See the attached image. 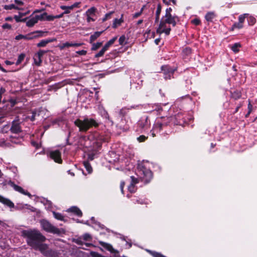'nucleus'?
<instances>
[{"label":"nucleus","instance_id":"1","mask_svg":"<svg viewBox=\"0 0 257 257\" xmlns=\"http://www.w3.org/2000/svg\"><path fill=\"white\" fill-rule=\"evenodd\" d=\"M22 235L26 238L28 245L33 248L36 247L37 244L45 242L46 237L37 229H30L24 230L22 231Z\"/></svg>","mask_w":257,"mask_h":257},{"label":"nucleus","instance_id":"2","mask_svg":"<svg viewBox=\"0 0 257 257\" xmlns=\"http://www.w3.org/2000/svg\"><path fill=\"white\" fill-rule=\"evenodd\" d=\"M74 124L79 127L80 132H86L92 126H97L98 123L93 118H85L83 120L76 119Z\"/></svg>","mask_w":257,"mask_h":257},{"label":"nucleus","instance_id":"3","mask_svg":"<svg viewBox=\"0 0 257 257\" xmlns=\"http://www.w3.org/2000/svg\"><path fill=\"white\" fill-rule=\"evenodd\" d=\"M40 223L41 228L47 232L57 234L61 233V231L59 228L54 226L46 219L40 220Z\"/></svg>","mask_w":257,"mask_h":257},{"label":"nucleus","instance_id":"4","mask_svg":"<svg viewBox=\"0 0 257 257\" xmlns=\"http://www.w3.org/2000/svg\"><path fill=\"white\" fill-rule=\"evenodd\" d=\"M34 249L39 250L45 256H52L53 255L52 250L49 248L48 245L46 243H39L37 244V246L34 247Z\"/></svg>","mask_w":257,"mask_h":257},{"label":"nucleus","instance_id":"5","mask_svg":"<svg viewBox=\"0 0 257 257\" xmlns=\"http://www.w3.org/2000/svg\"><path fill=\"white\" fill-rule=\"evenodd\" d=\"M42 17H40V15H34L33 13L29 17L26 18V19L25 22H26V26L28 27H32L36 24H37L39 21H41Z\"/></svg>","mask_w":257,"mask_h":257},{"label":"nucleus","instance_id":"6","mask_svg":"<svg viewBox=\"0 0 257 257\" xmlns=\"http://www.w3.org/2000/svg\"><path fill=\"white\" fill-rule=\"evenodd\" d=\"M171 31L170 28H167L166 27V23L164 21L162 20L160 22L159 26L157 29V33L161 34L162 33H165L166 35H169Z\"/></svg>","mask_w":257,"mask_h":257},{"label":"nucleus","instance_id":"7","mask_svg":"<svg viewBox=\"0 0 257 257\" xmlns=\"http://www.w3.org/2000/svg\"><path fill=\"white\" fill-rule=\"evenodd\" d=\"M139 172L140 174L143 175L142 178L145 182L148 183L150 182L153 176L152 173L150 170L143 168L140 170Z\"/></svg>","mask_w":257,"mask_h":257},{"label":"nucleus","instance_id":"8","mask_svg":"<svg viewBox=\"0 0 257 257\" xmlns=\"http://www.w3.org/2000/svg\"><path fill=\"white\" fill-rule=\"evenodd\" d=\"M80 2H76L71 6H61L60 8L61 10L64 11L63 14H69L74 8H79L80 7Z\"/></svg>","mask_w":257,"mask_h":257},{"label":"nucleus","instance_id":"9","mask_svg":"<svg viewBox=\"0 0 257 257\" xmlns=\"http://www.w3.org/2000/svg\"><path fill=\"white\" fill-rule=\"evenodd\" d=\"M47 32L42 31H36L27 34L28 40L37 39L43 36V35Z\"/></svg>","mask_w":257,"mask_h":257},{"label":"nucleus","instance_id":"10","mask_svg":"<svg viewBox=\"0 0 257 257\" xmlns=\"http://www.w3.org/2000/svg\"><path fill=\"white\" fill-rule=\"evenodd\" d=\"M163 19H164V21L166 23L172 24L173 26H175L176 24V20L177 19V17L176 16H172L171 14L165 15ZM162 20H163V19Z\"/></svg>","mask_w":257,"mask_h":257},{"label":"nucleus","instance_id":"11","mask_svg":"<svg viewBox=\"0 0 257 257\" xmlns=\"http://www.w3.org/2000/svg\"><path fill=\"white\" fill-rule=\"evenodd\" d=\"M8 184L12 186L15 191L19 192L24 195H27L29 197H31V195L28 192L24 190L21 187L16 185L14 182L10 181Z\"/></svg>","mask_w":257,"mask_h":257},{"label":"nucleus","instance_id":"12","mask_svg":"<svg viewBox=\"0 0 257 257\" xmlns=\"http://www.w3.org/2000/svg\"><path fill=\"white\" fill-rule=\"evenodd\" d=\"M46 53V51L40 50L34 56V62L36 65L39 66L42 63L41 57Z\"/></svg>","mask_w":257,"mask_h":257},{"label":"nucleus","instance_id":"13","mask_svg":"<svg viewBox=\"0 0 257 257\" xmlns=\"http://www.w3.org/2000/svg\"><path fill=\"white\" fill-rule=\"evenodd\" d=\"M51 158L54 160L55 162L61 163L62 160L61 158V154L58 151H54L50 153Z\"/></svg>","mask_w":257,"mask_h":257},{"label":"nucleus","instance_id":"14","mask_svg":"<svg viewBox=\"0 0 257 257\" xmlns=\"http://www.w3.org/2000/svg\"><path fill=\"white\" fill-rule=\"evenodd\" d=\"M163 123L159 121H157L154 125L153 129L151 130L152 135L153 137L156 136V133H158L162 129Z\"/></svg>","mask_w":257,"mask_h":257},{"label":"nucleus","instance_id":"15","mask_svg":"<svg viewBox=\"0 0 257 257\" xmlns=\"http://www.w3.org/2000/svg\"><path fill=\"white\" fill-rule=\"evenodd\" d=\"M166 68V70H164V77L165 79H170L171 76L173 75L175 70L172 68H168V66L163 67V68Z\"/></svg>","mask_w":257,"mask_h":257},{"label":"nucleus","instance_id":"16","mask_svg":"<svg viewBox=\"0 0 257 257\" xmlns=\"http://www.w3.org/2000/svg\"><path fill=\"white\" fill-rule=\"evenodd\" d=\"M83 44L81 43H69L66 42L65 43L62 44V45L59 46L60 49L61 50H63L66 47H79L81 46Z\"/></svg>","mask_w":257,"mask_h":257},{"label":"nucleus","instance_id":"17","mask_svg":"<svg viewBox=\"0 0 257 257\" xmlns=\"http://www.w3.org/2000/svg\"><path fill=\"white\" fill-rule=\"evenodd\" d=\"M0 202L9 207H14V204L9 199L5 198L0 195Z\"/></svg>","mask_w":257,"mask_h":257},{"label":"nucleus","instance_id":"18","mask_svg":"<svg viewBox=\"0 0 257 257\" xmlns=\"http://www.w3.org/2000/svg\"><path fill=\"white\" fill-rule=\"evenodd\" d=\"M11 131L14 134H18L21 132V129L20 124L17 122H13L11 128Z\"/></svg>","mask_w":257,"mask_h":257},{"label":"nucleus","instance_id":"19","mask_svg":"<svg viewBox=\"0 0 257 257\" xmlns=\"http://www.w3.org/2000/svg\"><path fill=\"white\" fill-rule=\"evenodd\" d=\"M67 211L72 212L78 216H81L82 214L81 211L78 208L75 206H73L69 208L67 210Z\"/></svg>","mask_w":257,"mask_h":257},{"label":"nucleus","instance_id":"20","mask_svg":"<svg viewBox=\"0 0 257 257\" xmlns=\"http://www.w3.org/2000/svg\"><path fill=\"white\" fill-rule=\"evenodd\" d=\"M40 15L43 19H41V21H53L55 19V16L48 15L46 13H44Z\"/></svg>","mask_w":257,"mask_h":257},{"label":"nucleus","instance_id":"21","mask_svg":"<svg viewBox=\"0 0 257 257\" xmlns=\"http://www.w3.org/2000/svg\"><path fill=\"white\" fill-rule=\"evenodd\" d=\"M99 243L102 247H103L104 248H105V249H106L108 251H109L110 252H113V250H114L111 244H110L109 243H106V242H104L102 241H99Z\"/></svg>","mask_w":257,"mask_h":257},{"label":"nucleus","instance_id":"22","mask_svg":"<svg viewBox=\"0 0 257 257\" xmlns=\"http://www.w3.org/2000/svg\"><path fill=\"white\" fill-rule=\"evenodd\" d=\"M123 22V20L122 19V15H121V17L119 19H115L113 21L112 27L113 28H116L117 27L120 26L121 23Z\"/></svg>","mask_w":257,"mask_h":257},{"label":"nucleus","instance_id":"23","mask_svg":"<svg viewBox=\"0 0 257 257\" xmlns=\"http://www.w3.org/2000/svg\"><path fill=\"white\" fill-rule=\"evenodd\" d=\"M54 41H55V39L43 40L38 43L37 45L38 47H45L47 44Z\"/></svg>","mask_w":257,"mask_h":257},{"label":"nucleus","instance_id":"24","mask_svg":"<svg viewBox=\"0 0 257 257\" xmlns=\"http://www.w3.org/2000/svg\"><path fill=\"white\" fill-rule=\"evenodd\" d=\"M28 13H20V15L19 16H15L14 19H15L16 21L17 22H25V21L26 20L25 18L24 19H21L22 17L26 15Z\"/></svg>","mask_w":257,"mask_h":257},{"label":"nucleus","instance_id":"25","mask_svg":"<svg viewBox=\"0 0 257 257\" xmlns=\"http://www.w3.org/2000/svg\"><path fill=\"white\" fill-rule=\"evenodd\" d=\"M102 33V32H96L93 35H92L90 37V43L94 41L98 37L100 36Z\"/></svg>","mask_w":257,"mask_h":257},{"label":"nucleus","instance_id":"26","mask_svg":"<svg viewBox=\"0 0 257 257\" xmlns=\"http://www.w3.org/2000/svg\"><path fill=\"white\" fill-rule=\"evenodd\" d=\"M215 15L213 12H208L205 16V19L207 21H212Z\"/></svg>","mask_w":257,"mask_h":257},{"label":"nucleus","instance_id":"27","mask_svg":"<svg viewBox=\"0 0 257 257\" xmlns=\"http://www.w3.org/2000/svg\"><path fill=\"white\" fill-rule=\"evenodd\" d=\"M96 9L94 7H92L90 9H89L85 13L86 16H92L94 15L95 12L96 11Z\"/></svg>","mask_w":257,"mask_h":257},{"label":"nucleus","instance_id":"28","mask_svg":"<svg viewBox=\"0 0 257 257\" xmlns=\"http://www.w3.org/2000/svg\"><path fill=\"white\" fill-rule=\"evenodd\" d=\"M54 217L57 220L63 221L64 220V216L60 213H57L55 211L53 212Z\"/></svg>","mask_w":257,"mask_h":257},{"label":"nucleus","instance_id":"29","mask_svg":"<svg viewBox=\"0 0 257 257\" xmlns=\"http://www.w3.org/2000/svg\"><path fill=\"white\" fill-rule=\"evenodd\" d=\"M161 12V7L160 5L157 6V11L156 12V20L155 22H158L160 19V15Z\"/></svg>","mask_w":257,"mask_h":257},{"label":"nucleus","instance_id":"30","mask_svg":"<svg viewBox=\"0 0 257 257\" xmlns=\"http://www.w3.org/2000/svg\"><path fill=\"white\" fill-rule=\"evenodd\" d=\"M240 46V44L235 43L231 47V49L234 53H237L239 51V48Z\"/></svg>","mask_w":257,"mask_h":257},{"label":"nucleus","instance_id":"31","mask_svg":"<svg viewBox=\"0 0 257 257\" xmlns=\"http://www.w3.org/2000/svg\"><path fill=\"white\" fill-rule=\"evenodd\" d=\"M4 9L5 10H12V9H17V10H21L20 8L16 6L15 5L12 4L10 5H5L4 6Z\"/></svg>","mask_w":257,"mask_h":257},{"label":"nucleus","instance_id":"32","mask_svg":"<svg viewBox=\"0 0 257 257\" xmlns=\"http://www.w3.org/2000/svg\"><path fill=\"white\" fill-rule=\"evenodd\" d=\"M242 28H243V24L242 23L238 22L235 23L233 25L231 28V30H233L235 29H241Z\"/></svg>","mask_w":257,"mask_h":257},{"label":"nucleus","instance_id":"33","mask_svg":"<svg viewBox=\"0 0 257 257\" xmlns=\"http://www.w3.org/2000/svg\"><path fill=\"white\" fill-rule=\"evenodd\" d=\"M248 23L249 25H253L256 22L255 19L252 16H249L248 18Z\"/></svg>","mask_w":257,"mask_h":257},{"label":"nucleus","instance_id":"34","mask_svg":"<svg viewBox=\"0 0 257 257\" xmlns=\"http://www.w3.org/2000/svg\"><path fill=\"white\" fill-rule=\"evenodd\" d=\"M248 15V14H244L243 15H240L238 17V22L243 24V22H244L245 17Z\"/></svg>","mask_w":257,"mask_h":257},{"label":"nucleus","instance_id":"35","mask_svg":"<svg viewBox=\"0 0 257 257\" xmlns=\"http://www.w3.org/2000/svg\"><path fill=\"white\" fill-rule=\"evenodd\" d=\"M232 97L235 99H238L241 96V94L240 92L238 91H234L231 94Z\"/></svg>","mask_w":257,"mask_h":257},{"label":"nucleus","instance_id":"36","mask_svg":"<svg viewBox=\"0 0 257 257\" xmlns=\"http://www.w3.org/2000/svg\"><path fill=\"white\" fill-rule=\"evenodd\" d=\"M102 45V42H98L96 43H94L92 45V47L91 49L92 50H96L98 48H99Z\"/></svg>","mask_w":257,"mask_h":257},{"label":"nucleus","instance_id":"37","mask_svg":"<svg viewBox=\"0 0 257 257\" xmlns=\"http://www.w3.org/2000/svg\"><path fill=\"white\" fill-rule=\"evenodd\" d=\"M82 238L85 241H90L91 240L92 237L88 233H85L82 236Z\"/></svg>","mask_w":257,"mask_h":257},{"label":"nucleus","instance_id":"38","mask_svg":"<svg viewBox=\"0 0 257 257\" xmlns=\"http://www.w3.org/2000/svg\"><path fill=\"white\" fill-rule=\"evenodd\" d=\"M84 165L88 173H90L92 171V169L90 165L88 162H84Z\"/></svg>","mask_w":257,"mask_h":257},{"label":"nucleus","instance_id":"39","mask_svg":"<svg viewBox=\"0 0 257 257\" xmlns=\"http://www.w3.org/2000/svg\"><path fill=\"white\" fill-rule=\"evenodd\" d=\"M15 39L17 40H20L21 39H25V40H28L27 35H23L22 34L19 35L16 37Z\"/></svg>","mask_w":257,"mask_h":257},{"label":"nucleus","instance_id":"40","mask_svg":"<svg viewBox=\"0 0 257 257\" xmlns=\"http://www.w3.org/2000/svg\"><path fill=\"white\" fill-rule=\"evenodd\" d=\"M25 55L23 54H21L19 55L18 57V59L16 62V64L18 65L21 63V62L24 60Z\"/></svg>","mask_w":257,"mask_h":257},{"label":"nucleus","instance_id":"41","mask_svg":"<svg viewBox=\"0 0 257 257\" xmlns=\"http://www.w3.org/2000/svg\"><path fill=\"white\" fill-rule=\"evenodd\" d=\"M252 105L250 103V102L249 101V103H248V112L245 115V117H247L250 114V112H251V110H252Z\"/></svg>","mask_w":257,"mask_h":257},{"label":"nucleus","instance_id":"42","mask_svg":"<svg viewBox=\"0 0 257 257\" xmlns=\"http://www.w3.org/2000/svg\"><path fill=\"white\" fill-rule=\"evenodd\" d=\"M113 13V12H111L109 13L105 14V17L102 19V22H104L106 21L107 19H109L111 17V15Z\"/></svg>","mask_w":257,"mask_h":257},{"label":"nucleus","instance_id":"43","mask_svg":"<svg viewBox=\"0 0 257 257\" xmlns=\"http://www.w3.org/2000/svg\"><path fill=\"white\" fill-rule=\"evenodd\" d=\"M125 41V37L124 36H121L119 39V43L121 45H123L124 44V42Z\"/></svg>","mask_w":257,"mask_h":257},{"label":"nucleus","instance_id":"44","mask_svg":"<svg viewBox=\"0 0 257 257\" xmlns=\"http://www.w3.org/2000/svg\"><path fill=\"white\" fill-rule=\"evenodd\" d=\"M105 52V51H104V50L102 49L98 53H97L95 55V57L96 58L101 57L103 55V54H104Z\"/></svg>","mask_w":257,"mask_h":257},{"label":"nucleus","instance_id":"45","mask_svg":"<svg viewBox=\"0 0 257 257\" xmlns=\"http://www.w3.org/2000/svg\"><path fill=\"white\" fill-rule=\"evenodd\" d=\"M128 190L131 193L134 192L135 191V185L131 184L130 186L128 187Z\"/></svg>","mask_w":257,"mask_h":257},{"label":"nucleus","instance_id":"46","mask_svg":"<svg viewBox=\"0 0 257 257\" xmlns=\"http://www.w3.org/2000/svg\"><path fill=\"white\" fill-rule=\"evenodd\" d=\"M131 179H132V182H131V184L135 185L136 184L138 183V179L135 178L134 177L132 176Z\"/></svg>","mask_w":257,"mask_h":257},{"label":"nucleus","instance_id":"47","mask_svg":"<svg viewBox=\"0 0 257 257\" xmlns=\"http://www.w3.org/2000/svg\"><path fill=\"white\" fill-rule=\"evenodd\" d=\"M192 23L195 25H199L200 23V21L198 19H195L192 21Z\"/></svg>","mask_w":257,"mask_h":257},{"label":"nucleus","instance_id":"48","mask_svg":"<svg viewBox=\"0 0 257 257\" xmlns=\"http://www.w3.org/2000/svg\"><path fill=\"white\" fill-rule=\"evenodd\" d=\"M116 39V37H114L111 40H110L108 42H107V43H108L110 46H111L114 43Z\"/></svg>","mask_w":257,"mask_h":257},{"label":"nucleus","instance_id":"49","mask_svg":"<svg viewBox=\"0 0 257 257\" xmlns=\"http://www.w3.org/2000/svg\"><path fill=\"white\" fill-rule=\"evenodd\" d=\"M76 53L80 55H85L87 53V51L85 50H81L77 51Z\"/></svg>","mask_w":257,"mask_h":257},{"label":"nucleus","instance_id":"50","mask_svg":"<svg viewBox=\"0 0 257 257\" xmlns=\"http://www.w3.org/2000/svg\"><path fill=\"white\" fill-rule=\"evenodd\" d=\"M81 239H82V237H80V238H78V239H75V242L77 244H78L82 245V244H83V242H82V241L81 240Z\"/></svg>","mask_w":257,"mask_h":257},{"label":"nucleus","instance_id":"51","mask_svg":"<svg viewBox=\"0 0 257 257\" xmlns=\"http://www.w3.org/2000/svg\"><path fill=\"white\" fill-rule=\"evenodd\" d=\"M146 139V137L144 136H141L140 137L138 138V140L140 142L145 141Z\"/></svg>","mask_w":257,"mask_h":257},{"label":"nucleus","instance_id":"52","mask_svg":"<svg viewBox=\"0 0 257 257\" xmlns=\"http://www.w3.org/2000/svg\"><path fill=\"white\" fill-rule=\"evenodd\" d=\"M2 27L4 29H11L12 28L11 25L8 23H6V24H4L2 26Z\"/></svg>","mask_w":257,"mask_h":257},{"label":"nucleus","instance_id":"53","mask_svg":"<svg viewBox=\"0 0 257 257\" xmlns=\"http://www.w3.org/2000/svg\"><path fill=\"white\" fill-rule=\"evenodd\" d=\"M87 18H86V20H87V22L89 23L90 22H93L94 21V19L93 18H92V16H86Z\"/></svg>","mask_w":257,"mask_h":257},{"label":"nucleus","instance_id":"54","mask_svg":"<svg viewBox=\"0 0 257 257\" xmlns=\"http://www.w3.org/2000/svg\"><path fill=\"white\" fill-rule=\"evenodd\" d=\"M171 3H172L174 5H175L176 2V0H169L168 2L167 1V0H166V3H165L167 5H170Z\"/></svg>","mask_w":257,"mask_h":257},{"label":"nucleus","instance_id":"55","mask_svg":"<svg viewBox=\"0 0 257 257\" xmlns=\"http://www.w3.org/2000/svg\"><path fill=\"white\" fill-rule=\"evenodd\" d=\"M141 15H142V12H139L136 13H135L134 15L133 18H137L139 17L140 16H141Z\"/></svg>","mask_w":257,"mask_h":257},{"label":"nucleus","instance_id":"56","mask_svg":"<svg viewBox=\"0 0 257 257\" xmlns=\"http://www.w3.org/2000/svg\"><path fill=\"white\" fill-rule=\"evenodd\" d=\"M110 46L106 43L102 49H104L105 51H106Z\"/></svg>","mask_w":257,"mask_h":257},{"label":"nucleus","instance_id":"57","mask_svg":"<svg viewBox=\"0 0 257 257\" xmlns=\"http://www.w3.org/2000/svg\"><path fill=\"white\" fill-rule=\"evenodd\" d=\"M124 182H121L120 183V189H121V191L122 193H123V188L124 187Z\"/></svg>","mask_w":257,"mask_h":257},{"label":"nucleus","instance_id":"58","mask_svg":"<svg viewBox=\"0 0 257 257\" xmlns=\"http://www.w3.org/2000/svg\"><path fill=\"white\" fill-rule=\"evenodd\" d=\"M37 114V112H33V115L32 116H31V120L32 121H34L35 119V116Z\"/></svg>","mask_w":257,"mask_h":257},{"label":"nucleus","instance_id":"59","mask_svg":"<svg viewBox=\"0 0 257 257\" xmlns=\"http://www.w3.org/2000/svg\"><path fill=\"white\" fill-rule=\"evenodd\" d=\"M15 2L18 5L21 6L23 5V2L19 0H15Z\"/></svg>","mask_w":257,"mask_h":257},{"label":"nucleus","instance_id":"60","mask_svg":"<svg viewBox=\"0 0 257 257\" xmlns=\"http://www.w3.org/2000/svg\"><path fill=\"white\" fill-rule=\"evenodd\" d=\"M64 14H63V13L62 14H61V15H56V16H55V19H59V18H61L62 17V16H63Z\"/></svg>","mask_w":257,"mask_h":257},{"label":"nucleus","instance_id":"61","mask_svg":"<svg viewBox=\"0 0 257 257\" xmlns=\"http://www.w3.org/2000/svg\"><path fill=\"white\" fill-rule=\"evenodd\" d=\"M172 11V9L171 8H169V9H167L166 11V14L165 15H167L168 14H171L170 12L171 11Z\"/></svg>","mask_w":257,"mask_h":257},{"label":"nucleus","instance_id":"62","mask_svg":"<svg viewBox=\"0 0 257 257\" xmlns=\"http://www.w3.org/2000/svg\"><path fill=\"white\" fill-rule=\"evenodd\" d=\"M5 63L7 65H12L13 64V62H11V61H9L8 60H7L5 61Z\"/></svg>","mask_w":257,"mask_h":257},{"label":"nucleus","instance_id":"63","mask_svg":"<svg viewBox=\"0 0 257 257\" xmlns=\"http://www.w3.org/2000/svg\"><path fill=\"white\" fill-rule=\"evenodd\" d=\"M160 41V39H156L155 40V43H156V45H158L159 42Z\"/></svg>","mask_w":257,"mask_h":257},{"label":"nucleus","instance_id":"64","mask_svg":"<svg viewBox=\"0 0 257 257\" xmlns=\"http://www.w3.org/2000/svg\"><path fill=\"white\" fill-rule=\"evenodd\" d=\"M6 21H12L13 20V18L12 17H7L6 19H5Z\"/></svg>","mask_w":257,"mask_h":257}]
</instances>
